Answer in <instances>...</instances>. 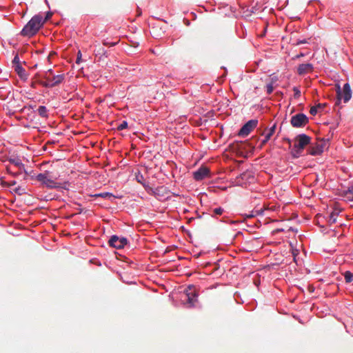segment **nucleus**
Wrapping results in <instances>:
<instances>
[{"label":"nucleus","instance_id":"19","mask_svg":"<svg viewBox=\"0 0 353 353\" xmlns=\"http://www.w3.org/2000/svg\"><path fill=\"white\" fill-rule=\"evenodd\" d=\"M339 213L335 212V211H333L329 216V220H328V222L330 223V224H332V223H336V218H337V216H338Z\"/></svg>","mask_w":353,"mask_h":353},{"label":"nucleus","instance_id":"42","mask_svg":"<svg viewBox=\"0 0 353 353\" xmlns=\"http://www.w3.org/2000/svg\"><path fill=\"white\" fill-rule=\"evenodd\" d=\"M285 141H287V142L289 143V144H291V140L290 139H285Z\"/></svg>","mask_w":353,"mask_h":353},{"label":"nucleus","instance_id":"18","mask_svg":"<svg viewBox=\"0 0 353 353\" xmlns=\"http://www.w3.org/2000/svg\"><path fill=\"white\" fill-rule=\"evenodd\" d=\"M94 196H100V197L110 199V200H111L112 199L116 198L115 196H114L112 193H110V192H102L100 194H97L94 195Z\"/></svg>","mask_w":353,"mask_h":353},{"label":"nucleus","instance_id":"37","mask_svg":"<svg viewBox=\"0 0 353 353\" xmlns=\"http://www.w3.org/2000/svg\"><path fill=\"white\" fill-rule=\"evenodd\" d=\"M35 107V105H29L28 106V108L30 109V108H34ZM27 108V106H25L23 107L21 110V112H23L24 110V109Z\"/></svg>","mask_w":353,"mask_h":353},{"label":"nucleus","instance_id":"2","mask_svg":"<svg viewBox=\"0 0 353 353\" xmlns=\"http://www.w3.org/2000/svg\"><path fill=\"white\" fill-rule=\"evenodd\" d=\"M36 179L38 181L41 182L42 185H45L46 188L50 189H67L66 185L68 184V182L64 183L63 185L57 182L55 179H53L52 178V176H50V172L49 171H45L43 173L37 174L36 176Z\"/></svg>","mask_w":353,"mask_h":353},{"label":"nucleus","instance_id":"40","mask_svg":"<svg viewBox=\"0 0 353 353\" xmlns=\"http://www.w3.org/2000/svg\"><path fill=\"white\" fill-rule=\"evenodd\" d=\"M15 192L19 193V194H21L20 193V188H16Z\"/></svg>","mask_w":353,"mask_h":353},{"label":"nucleus","instance_id":"31","mask_svg":"<svg viewBox=\"0 0 353 353\" xmlns=\"http://www.w3.org/2000/svg\"><path fill=\"white\" fill-rule=\"evenodd\" d=\"M326 105V103H318L316 106L318 109L323 110Z\"/></svg>","mask_w":353,"mask_h":353},{"label":"nucleus","instance_id":"43","mask_svg":"<svg viewBox=\"0 0 353 353\" xmlns=\"http://www.w3.org/2000/svg\"><path fill=\"white\" fill-rule=\"evenodd\" d=\"M38 77H39V74H35V76H34V79H37Z\"/></svg>","mask_w":353,"mask_h":353},{"label":"nucleus","instance_id":"28","mask_svg":"<svg viewBox=\"0 0 353 353\" xmlns=\"http://www.w3.org/2000/svg\"><path fill=\"white\" fill-rule=\"evenodd\" d=\"M318 108L315 105V106H312L311 108H310V113L312 114V115H316L317 112H318Z\"/></svg>","mask_w":353,"mask_h":353},{"label":"nucleus","instance_id":"23","mask_svg":"<svg viewBox=\"0 0 353 353\" xmlns=\"http://www.w3.org/2000/svg\"><path fill=\"white\" fill-rule=\"evenodd\" d=\"M223 211H224L223 208H222L221 207L216 208L213 210V216L221 215L223 214Z\"/></svg>","mask_w":353,"mask_h":353},{"label":"nucleus","instance_id":"10","mask_svg":"<svg viewBox=\"0 0 353 353\" xmlns=\"http://www.w3.org/2000/svg\"><path fill=\"white\" fill-rule=\"evenodd\" d=\"M52 74V70L50 69L48 70V72H46L44 78L46 79V80L50 81V82L52 85V88L59 85L64 80V78H65L64 74L55 75L51 78L50 76V74Z\"/></svg>","mask_w":353,"mask_h":353},{"label":"nucleus","instance_id":"27","mask_svg":"<svg viewBox=\"0 0 353 353\" xmlns=\"http://www.w3.org/2000/svg\"><path fill=\"white\" fill-rule=\"evenodd\" d=\"M293 91L294 92V98H299L301 97V91L299 89L296 87L293 88Z\"/></svg>","mask_w":353,"mask_h":353},{"label":"nucleus","instance_id":"29","mask_svg":"<svg viewBox=\"0 0 353 353\" xmlns=\"http://www.w3.org/2000/svg\"><path fill=\"white\" fill-rule=\"evenodd\" d=\"M12 63L14 64V66L16 65H21L20 63V60H19V57L18 56V54H17L14 57V59L12 61Z\"/></svg>","mask_w":353,"mask_h":353},{"label":"nucleus","instance_id":"24","mask_svg":"<svg viewBox=\"0 0 353 353\" xmlns=\"http://www.w3.org/2000/svg\"><path fill=\"white\" fill-rule=\"evenodd\" d=\"M38 83L41 85L43 87L45 88H52V85L49 80H46L45 81H39Z\"/></svg>","mask_w":353,"mask_h":353},{"label":"nucleus","instance_id":"17","mask_svg":"<svg viewBox=\"0 0 353 353\" xmlns=\"http://www.w3.org/2000/svg\"><path fill=\"white\" fill-rule=\"evenodd\" d=\"M136 179H137V181L139 183H141V184H142L143 185V187L145 188V190L148 191L150 186L145 183V179H144L143 176L139 173L138 174H137Z\"/></svg>","mask_w":353,"mask_h":353},{"label":"nucleus","instance_id":"8","mask_svg":"<svg viewBox=\"0 0 353 353\" xmlns=\"http://www.w3.org/2000/svg\"><path fill=\"white\" fill-rule=\"evenodd\" d=\"M258 124V120L252 119L245 123L243 127L239 131L238 135L240 137L248 136L256 126Z\"/></svg>","mask_w":353,"mask_h":353},{"label":"nucleus","instance_id":"16","mask_svg":"<svg viewBox=\"0 0 353 353\" xmlns=\"http://www.w3.org/2000/svg\"><path fill=\"white\" fill-rule=\"evenodd\" d=\"M323 152L322 146L317 145L316 146H313L310 148V154L312 155H318Z\"/></svg>","mask_w":353,"mask_h":353},{"label":"nucleus","instance_id":"34","mask_svg":"<svg viewBox=\"0 0 353 353\" xmlns=\"http://www.w3.org/2000/svg\"><path fill=\"white\" fill-rule=\"evenodd\" d=\"M269 140L270 139H268L266 136H265V139L261 141V146L265 145Z\"/></svg>","mask_w":353,"mask_h":353},{"label":"nucleus","instance_id":"4","mask_svg":"<svg viewBox=\"0 0 353 353\" xmlns=\"http://www.w3.org/2000/svg\"><path fill=\"white\" fill-rule=\"evenodd\" d=\"M336 92L337 96V101L336 105H339L341 99H343L344 103L348 102L352 97V90L350 85L346 83L343 85V91H341V87L339 84L336 85Z\"/></svg>","mask_w":353,"mask_h":353},{"label":"nucleus","instance_id":"32","mask_svg":"<svg viewBox=\"0 0 353 353\" xmlns=\"http://www.w3.org/2000/svg\"><path fill=\"white\" fill-rule=\"evenodd\" d=\"M81 53L80 51H79L78 54H77V58L76 63H79L81 61Z\"/></svg>","mask_w":353,"mask_h":353},{"label":"nucleus","instance_id":"35","mask_svg":"<svg viewBox=\"0 0 353 353\" xmlns=\"http://www.w3.org/2000/svg\"><path fill=\"white\" fill-rule=\"evenodd\" d=\"M269 140L270 139H268L266 136H265V139L261 141V146L265 145Z\"/></svg>","mask_w":353,"mask_h":353},{"label":"nucleus","instance_id":"30","mask_svg":"<svg viewBox=\"0 0 353 353\" xmlns=\"http://www.w3.org/2000/svg\"><path fill=\"white\" fill-rule=\"evenodd\" d=\"M52 15H53L52 12H50V11L46 13L45 19H43V20H45V22L47 21L48 20H49L52 17Z\"/></svg>","mask_w":353,"mask_h":353},{"label":"nucleus","instance_id":"26","mask_svg":"<svg viewBox=\"0 0 353 353\" xmlns=\"http://www.w3.org/2000/svg\"><path fill=\"white\" fill-rule=\"evenodd\" d=\"M274 90V87L272 83L268 84L266 85V92H267L268 94H270L273 92Z\"/></svg>","mask_w":353,"mask_h":353},{"label":"nucleus","instance_id":"5","mask_svg":"<svg viewBox=\"0 0 353 353\" xmlns=\"http://www.w3.org/2000/svg\"><path fill=\"white\" fill-rule=\"evenodd\" d=\"M198 294L194 286H188L185 290V299L183 300L188 307L194 306L197 302Z\"/></svg>","mask_w":353,"mask_h":353},{"label":"nucleus","instance_id":"20","mask_svg":"<svg viewBox=\"0 0 353 353\" xmlns=\"http://www.w3.org/2000/svg\"><path fill=\"white\" fill-rule=\"evenodd\" d=\"M344 277L346 283H351L353 281V274L350 271L345 272Z\"/></svg>","mask_w":353,"mask_h":353},{"label":"nucleus","instance_id":"1","mask_svg":"<svg viewBox=\"0 0 353 353\" xmlns=\"http://www.w3.org/2000/svg\"><path fill=\"white\" fill-rule=\"evenodd\" d=\"M44 23L45 20H43V17L40 14H36L23 27L21 31V34L31 37L38 32Z\"/></svg>","mask_w":353,"mask_h":353},{"label":"nucleus","instance_id":"25","mask_svg":"<svg viewBox=\"0 0 353 353\" xmlns=\"http://www.w3.org/2000/svg\"><path fill=\"white\" fill-rule=\"evenodd\" d=\"M128 128V122L126 121H123L117 127L118 130H123Z\"/></svg>","mask_w":353,"mask_h":353},{"label":"nucleus","instance_id":"38","mask_svg":"<svg viewBox=\"0 0 353 353\" xmlns=\"http://www.w3.org/2000/svg\"><path fill=\"white\" fill-rule=\"evenodd\" d=\"M307 43V41L305 40H303V41H298L296 44L299 45L301 43Z\"/></svg>","mask_w":353,"mask_h":353},{"label":"nucleus","instance_id":"11","mask_svg":"<svg viewBox=\"0 0 353 353\" xmlns=\"http://www.w3.org/2000/svg\"><path fill=\"white\" fill-rule=\"evenodd\" d=\"M210 174V170L206 166L200 167L196 171L193 172L194 179L196 181H201Z\"/></svg>","mask_w":353,"mask_h":353},{"label":"nucleus","instance_id":"13","mask_svg":"<svg viewBox=\"0 0 353 353\" xmlns=\"http://www.w3.org/2000/svg\"><path fill=\"white\" fill-rule=\"evenodd\" d=\"M147 192L149 193H152L155 196H163L165 194L168 193L166 188L163 186H160L155 189L149 187L148 190Z\"/></svg>","mask_w":353,"mask_h":353},{"label":"nucleus","instance_id":"7","mask_svg":"<svg viewBox=\"0 0 353 353\" xmlns=\"http://www.w3.org/2000/svg\"><path fill=\"white\" fill-rule=\"evenodd\" d=\"M8 161L12 164L13 165H14L15 167H17L18 169H19V171L18 172H12L11 171V168L10 167H8V171L12 174V175L14 176H17L19 174H21L22 172H23L25 173V175H28V172L26 171V170L25 169V167H24V165L23 164V163L21 162V161L19 159V158H17V157H14V158H10L8 159Z\"/></svg>","mask_w":353,"mask_h":353},{"label":"nucleus","instance_id":"14","mask_svg":"<svg viewBox=\"0 0 353 353\" xmlns=\"http://www.w3.org/2000/svg\"><path fill=\"white\" fill-rule=\"evenodd\" d=\"M14 70L21 79L24 81L28 79V75L21 65H16Z\"/></svg>","mask_w":353,"mask_h":353},{"label":"nucleus","instance_id":"33","mask_svg":"<svg viewBox=\"0 0 353 353\" xmlns=\"http://www.w3.org/2000/svg\"><path fill=\"white\" fill-rule=\"evenodd\" d=\"M103 45L104 46H114L117 43L116 42H113V43H109V42H107V41H103Z\"/></svg>","mask_w":353,"mask_h":353},{"label":"nucleus","instance_id":"22","mask_svg":"<svg viewBox=\"0 0 353 353\" xmlns=\"http://www.w3.org/2000/svg\"><path fill=\"white\" fill-rule=\"evenodd\" d=\"M345 196L350 201H353V187L348 188L345 192Z\"/></svg>","mask_w":353,"mask_h":353},{"label":"nucleus","instance_id":"3","mask_svg":"<svg viewBox=\"0 0 353 353\" xmlns=\"http://www.w3.org/2000/svg\"><path fill=\"white\" fill-rule=\"evenodd\" d=\"M310 137L305 134H300L294 139V147L292 150V155L294 158L300 157L304 148L310 143Z\"/></svg>","mask_w":353,"mask_h":353},{"label":"nucleus","instance_id":"9","mask_svg":"<svg viewBox=\"0 0 353 353\" xmlns=\"http://www.w3.org/2000/svg\"><path fill=\"white\" fill-rule=\"evenodd\" d=\"M128 243V240L125 237H119L113 235L109 240V245L117 249H121L124 248Z\"/></svg>","mask_w":353,"mask_h":353},{"label":"nucleus","instance_id":"39","mask_svg":"<svg viewBox=\"0 0 353 353\" xmlns=\"http://www.w3.org/2000/svg\"><path fill=\"white\" fill-rule=\"evenodd\" d=\"M35 85H36V82L35 81H32V83H31V87L32 88H35Z\"/></svg>","mask_w":353,"mask_h":353},{"label":"nucleus","instance_id":"12","mask_svg":"<svg viewBox=\"0 0 353 353\" xmlns=\"http://www.w3.org/2000/svg\"><path fill=\"white\" fill-rule=\"evenodd\" d=\"M314 67L311 63H302L297 68V73L299 75H305L313 71Z\"/></svg>","mask_w":353,"mask_h":353},{"label":"nucleus","instance_id":"21","mask_svg":"<svg viewBox=\"0 0 353 353\" xmlns=\"http://www.w3.org/2000/svg\"><path fill=\"white\" fill-rule=\"evenodd\" d=\"M276 125L274 123L269 130L268 133L265 134L266 137L268 139H270L272 137V136L274 134L276 130Z\"/></svg>","mask_w":353,"mask_h":353},{"label":"nucleus","instance_id":"41","mask_svg":"<svg viewBox=\"0 0 353 353\" xmlns=\"http://www.w3.org/2000/svg\"><path fill=\"white\" fill-rule=\"evenodd\" d=\"M101 50L102 51V52H103V48H99V50H97V52H98V53H101Z\"/></svg>","mask_w":353,"mask_h":353},{"label":"nucleus","instance_id":"15","mask_svg":"<svg viewBox=\"0 0 353 353\" xmlns=\"http://www.w3.org/2000/svg\"><path fill=\"white\" fill-rule=\"evenodd\" d=\"M38 114L40 117L47 119L48 117V110L44 105H40L37 109Z\"/></svg>","mask_w":353,"mask_h":353},{"label":"nucleus","instance_id":"36","mask_svg":"<svg viewBox=\"0 0 353 353\" xmlns=\"http://www.w3.org/2000/svg\"><path fill=\"white\" fill-rule=\"evenodd\" d=\"M6 183H7L8 186H12V185H14L16 184V181H12L8 182Z\"/></svg>","mask_w":353,"mask_h":353},{"label":"nucleus","instance_id":"6","mask_svg":"<svg viewBox=\"0 0 353 353\" xmlns=\"http://www.w3.org/2000/svg\"><path fill=\"white\" fill-rule=\"evenodd\" d=\"M291 125L294 128L304 127L308 123V118L303 113H299L291 118Z\"/></svg>","mask_w":353,"mask_h":353}]
</instances>
